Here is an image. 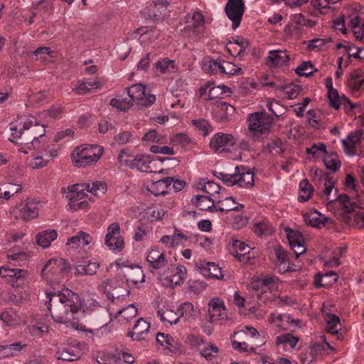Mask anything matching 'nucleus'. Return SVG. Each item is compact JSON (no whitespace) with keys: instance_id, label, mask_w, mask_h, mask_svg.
Returning <instances> with one entry per match:
<instances>
[{"instance_id":"9d476101","label":"nucleus","mask_w":364,"mask_h":364,"mask_svg":"<svg viewBox=\"0 0 364 364\" xmlns=\"http://www.w3.org/2000/svg\"><path fill=\"white\" fill-rule=\"evenodd\" d=\"M129 97L136 105L149 107L156 101L154 95L146 94L144 85L135 84L127 89Z\"/></svg>"},{"instance_id":"cd10ccee","label":"nucleus","mask_w":364,"mask_h":364,"mask_svg":"<svg viewBox=\"0 0 364 364\" xmlns=\"http://www.w3.org/2000/svg\"><path fill=\"white\" fill-rule=\"evenodd\" d=\"M151 161L152 160L149 155H137L133 157L131 168H136L141 171L152 172L153 171L150 166Z\"/></svg>"},{"instance_id":"c85d7f7f","label":"nucleus","mask_w":364,"mask_h":364,"mask_svg":"<svg viewBox=\"0 0 364 364\" xmlns=\"http://www.w3.org/2000/svg\"><path fill=\"white\" fill-rule=\"evenodd\" d=\"M92 237L90 235L80 231L75 235L68 239L67 245L73 248H77V247H84L88 245L92 242Z\"/></svg>"},{"instance_id":"2eb2a0df","label":"nucleus","mask_w":364,"mask_h":364,"mask_svg":"<svg viewBox=\"0 0 364 364\" xmlns=\"http://www.w3.org/2000/svg\"><path fill=\"white\" fill-rule=\"evenodd\" d=\"M236 145L232 134L222 132L216 133L211 138L210 147L214 151H226L229 147Z\"/></svg>"},{"instance_id":"4468645a","label":"nucleus","mask_w":364,"mask_h":364,"mask_svg":"<svg viewBox=\"0 0 364 364\" xmlns=\"http://www.w3.org/2000/svg\"><path fill=\"white\" fill-rule=\"evenodd\" d=\"M105 245L111 250L121 251L124 248V240L120 235V226L117 223L109 225L105 239Z\"/></svg>"},{"instance_id":"c9c22d12","label":"nucleus","mask_w":364,"mask_h":364,"mask_svg":"<svg viewBox=\"0 0 364 364\" xmlns=\"http://www.w3.org/2000/svg\"><path fill=\"white\" fill-rule=\"evenodd\" d=\"M127 282L134 284L144 282L143 270L139 267H127L124 272Z\"/></svg>"},{"instance_id":"7ed1b4c3","label":"nucleus","mask_w":364,"mask_h":364,"mask_svg":"<svg viewBox=\"0 0 364 364\" xmlns=\"http://www.w3.org/2000/svg\"><path fill=\"white\" fill-rule=\"evenodd\" d=\"M106 186L100 181H96L91 185L89 183H77L68 187L66 198L69 200L70 208L74 210L77 209H87L88 202L85 200L90 193L94 196H99L106 191Z\"/></svg>"},{"instance_id":"0eeeda50","label":"nucleus","mask_w":364,"mask_h":364,"mask_svg":"<svg viewBox=\"0 0 364 364\" xmlns=\"http://www.w3.org/2000/svg\"><path fill=\"white\" fill-rule=\"evenodd\" d=\"M68 269L69 264L64 259H51L44 265L41 274L46 279L59 282Z\"/></svg>"},{"instance_id":"864d4df0","label":"nucleus","mask_w":364,"mask_h":364,"mask_svg":"<svg viewBox=\"0 0 364 364\" xmlns=\"http://www.w3.org/2000/svg\"><path fill=\"white\" fill-rule=\"evenodd\" d=\"M191 124L196 129L202 132L204 136L210 134L213 131V126L203 118L193 119Z\"/></svg>"},{"instance_id":"69168bd1","label":"nucleus","mask_w":364,"mask_h":364,"mask_svg":"<svg viewBox=\"0 0 364 364\" xmlns=\"http://www.w3.org/2000/svg\"><path fill=\"white\" fill-rule=\"evenodd\" d=\"M171 237L172 246H173V247L179 245H184L183 242L187 241L189 239L188 235L185 234L177 228H175Z\"/></svg>"},{"instance_id":"6e6d98bb","label":"nucleus","mask_w":364,"mask_h":364,"mask_svg":"<svg viewBox=\"0 0 364 364\" xmlns=\"http://www.w3.org/2000/svg\"><path fill=\"white\" fill-rule=\"evenodd\" d=\"M328 349L334 350L333 347L326 341V336H322L320 337V341L313 343L311 350L313 353H321Z\"/></svg>"},{"instance_id":"338daca9","label":"nucleus","mask_w":364,"mask_h":364,"mask_svg":"<svg viewBox=\"0 0 364 364\" xmlns=\"http://www.w3.org/2000/svg\"><path fill=\"white\" fill-rule=\"evenodd\" d=\"M306 152L312 156L318 157L320 153L326 154V147L322 142L314 144L311 146L306 149Z\"/></svg>"},{"instance_id":"37998d69","label":"nucleus","mask_w":364,"mask_h":364,"mask_svg":"<svg viewBox=\"0 0 364 364\" xmlns=\"http://www.w3.org/2000/svg\"><path fill=\"white\" fill-rule=\"evenodd\" d=\"M323 317L328 324V332L331 334L338 335L339 333L338 329L336 326L341 322L340 318L331 313L325 312L323 310Z\"/></svg>"},{"instance_id":"5fc2aeb1","label":"nucleus","mask_w":364,"mask_h":364,"mask_svg":"<svg viewBox=\"0 0 364 364\" xmlns=\"http://www.w3.org/2000/svg\"><path fill=\"white\" fill-rule=\"evenodd\" d=\"M349 87L354 92L360 91L364 89V77L358 73H353L350 75L349 79Z\"/></svg>"},{"instance_id":"5701e85b","label":"nucleus","mask_w":364,"mask_h":364,"mask_svg":"<svg viewBox=\"0 0 364 364\" xmlns=\"http://www.w3.org/2000/svg\"><path fill=\"white\" fill-rule=\"evenodd\" d=\"M26 347L27 344L21 341L11 343H3L0 345V359L16 356Z\"/></svg>"},{"instance_id":"680f3d73","label":"nucleus","mask_w":364,"mask_h":364,"mask_svg":"<svg viewBox=\"0 0 364 364\" xmlns=\"http://www.w3.org/2000/svg\"><path fill=\"white\" fill-rule=\"evenodd\" d=\"M36 150H39L44 157L48 159L49 161L58 156V150L55 144L49 146L46 145L45 142H43L40 145V148L36 149Z\"/></svg>"},{"instance_id":"7c9ffc66","label":"nucleus","mask_w":364,"mask_h":364,"mask_svg":"<svg viewBox=\"0 0 364 364\" xmlns=\"http://www.w3.org/2000/svg\"><path fill=\"white\" fill-rule=\"evenodd\" d=\"M221 59L212 57L204 58L202 63V69L204 72L210 74L220 73Z\"/></svg>"},{"instance_id":"4be33fe9","label":"nucleus","mask_w":364,"mask_h":364,"mask_svg":"<svg viewBox=\"0 0 364 364\" xmlns=\"http://www.w3.org/2000/svg\"><path fill=\"white\" fill-rule=\"evenodd\" d=\"M302 236L300 233L294 231H289L287 233V238L291 249L294 252L293 259H297L300 256L306 252V247L301 242Z\"/></svg>"},{"instance_id":"a18cd8bd","label":"nucleus","mask_w":364,"mask_h":364,"mask_svg":"<svg viewBox=\"0 0 364 364\" xmlns=\"http://www.w3.org/2000/svg\"><path fill=\"white\" fill-rule=\"evenodd\" d=\"M324 154L323 161L326 168L333 172L338 171L341 166L338 155L335 153L328 154L327 152Z\"/></svg>"},{"instance_id":"9b49d317","label":"nucleus","mask_w":364,"mask_h":364,"mask_svg":"<svg viewBox=\"0 0 364 364\" xmlns=\"http://www.w3.org/2000/svg\"><path fill=\"white\" fill-rule=\"evenodd\" d=\"M245 9L244 0H228L225 11L228 18L232 23V29L235 30L239 27Z\"/></svg>"},{"instance_id":"20e7f679","label":"nucleus","mask_w":364,"mask_h":364,"mask_svg":"<svg viewBox=\"0 0 364 364\" xmlns=\"http://www.w3.org/2000/svg\"><path fill=\"white\" fill-rule=\"evenodd\" d=\"M104 149L96 144H85L77 146L72 154V161L77 167L95 164L102 156Z\"/></svg>"},{"instance_id":"39448f33","label":"nucleus","mask_w":364,"mask_h":364,"mask_svg":"<svg viewBox=\"0 0 364 364\" xmlns=\"http://www.w3.org/2000/svg\"><path fill=\"white\" fill-rule=\"evenodd\" d=\"M218 177L228 186H238L250 188L254 186V173L250 168L245 166H236L232 174L220 172Z\"/></svg>"},{"instance_id":"1a4fd4ad","label":"nucleus","mask_w":364,"mask_h":364,"mask_svg":"<svg viewBox=\"0 0 364 364\" xmlns=\"http://www.w3.org/2000/svg\"><path fill=\"white\" fill-rule=\"evenodd\" d=\"M272 259L275 269L280 274L295 271L297 267L294 263L293 255L288 254L281 247L274 248V253L272 255Z\"/></svg>"},{"instance_id":"b1692460","label":"nucleus","mask_w":364,"mask_h":364,"mask_svg":"<svg viewBox=\"0 0 364 364\" xmlns=\"http://www.w3.org/2000/svg\"><path fill=\"white\" fill-rule=\"evenodd\" d=\"M363 136L361 131L351 132L346 139L342 141L346 154L353 156L356 153V145L359 144Z\"/></svg>"},{"instance_id":"f3484780","label":"nucleus","mask_w":364,"mask_h":364,"mask_svg":"<svg viewBox=\"0 0 364 364\" xmlns=\"http://www.w3.org/2000/svg\"><path fill=\"white\" fill-rule=\"evenodd\" d=\"M263 83L266 86L283 90L289 100L296 98L300 90V86L296 84L284 85L282 80L280 78L277 80L269 81L268 77H266L263 80Z\"/></svg>"},{"instance_id":"58836bf2","label":"nucleus","mask_w":364,"mask_h":364,"mask_svg":"<svg viewBox=\"0 0 364 364\" xmlns=\"http://www.w3.org/2000/svg\"><path fill=\"white\" fill-rule=\"evenodd\" d=\"M156 342L161 346L170 350L178 349V342L171 336L164 333H158L156 335Z\"/></svg>"},{"instance_id":"a211bd4d","label":"nucleus","mask_w":364,"mask_h":364,"mask_svg":"<svg viewBox=\"0 0 364 364\" xmlns=\"http://www.w3.org/2000/svg\"><path fill=\"white\" fill-rule=\"evenodd\" d=\"M17 208L19 216L24 220H31L38 215V203L33 199L27 198L21 201Z\"/></svg>"},{"instance_id":"4c0bfd02","label":"nucleus","mask_w":364,"mask_h":364,"mask_svg":"<svg viewBox=\"0 0 364 364\" xmlns=\"http://www.w3.org/2000/svg\"><path fill=\"white\" fill-rule=\"evenodd\" d=\"M157 316L159 317L160 320L165 325L167 323L170 325H176L180 321L177 310L176 311L170 309L159 310L157 311Z\"/></svg>"},{"instance_id":"6e6552de","label":"nucleus","mask_w":364,"mask_h":364,"mask_svg":"<svg viewBox=\"0 0 364 364\" xmlns=\"http://www.w3.org/2000/svg\"><path fill=\"white\" fill-rule=\"evenodd\" d=\"M87 350V345L84 342L70 340L58 352V358L66 361L77 360Z\"/></svg>"},{"instance_id":"2f4dec72","label":"nucleus","mask_w":364,"mask_h":364,"mask_svg":"<svg viewBox=\"0 0 364 364\" xmlns=\"http://www.w3.org/2000/svg\"><path fill=\"white\" fill-rule=\"evenodd\" d=\"M252 230L256 235L263 237L272 234L273 227L268 220L264 219L256 222L253 225Z\"/></svg>"},{"instance_id":"e2e57ef3","label":"nucleus","mask_w":364,"mask_h":364,"mask_svg":"<svg viewBox=\"0 0 364 364\" xmlns=\"http://www.w3.org/2000/svg\"><path fill=\"white\" fill-rule=\"evenodd\" d=\"M26 330L34 338L43 337L45 334L48 333L47 328L45 326H38L33 323L28 325Z\"/></svg>"},{"instance_id":"f8f14e48","label":"nucleus","mask_w":364,"mask_h":364,"mask_svg":"<svg viewBox=\"0 0 364 364\" xmlns=\"http://www.w3.org/2000/svg\"><path fill=\"white\" fill-rule=\"evenodd\" d=\"M208 315L211 323L218 321L220 324H224L229 319L225 304L218 298L213 299L209 301Z\"/></svg>"},{"instance_id":"c03bdc74","label":"nucleus","mask_w":364,"mask_h":364,"mask_svg":"<svg viewBox=\"0 0 364 364\" xmlns=\"http://www.w3.org/2000/svg\"><path fill=\"white\" fill-rule=\"evenodd\" d=\"M200 354L207 360L211 361L216 357L218 353V348L214 344L205 342L199 349Z\"/></svg>"},{"instance_id":"09e8293b","label":"nucleus","mask_w":364,"mask_h":364,"mask_svg":"<svg viewBox=\"0 0 364 364\" xmlns=\"http://www.w3.org/2000/svg\"><path fill=\"white\" fill-rule=\"evenodd\" d=\"M269 321L271 323H275L277 326H281L284 323H296L299 321H295L289 314H281L277 313H272L269 317Z\"/></svg>"},{"instance_id":"f257e3e1","label":"nucleus","mask_w":364,"mask_h":364,"mask_svg":"<svg viewBox=\"0 0 364 364\" xmlns=\"http://www.w3.org/2000/svg\"><path fill=\"white\" fill-rule=\"evenodd\" d=\"M47 308L53 320L57 323L74 326L82 315L107 310L94 299L87 298L81 302L79 295L68 289L61 291H48Z\"/></svg>"},{"instance_id":"052dcab7","label":"nucleus","mask_w":364,"mask_h":364,"mask_svg":"<svg viewBox=\"0 0 364 364\" xmlns=\"http://www.w3.org/2000/svg\"><path fill=\"white\" fill-rule=\"evenodd\" d=\"M100 264L97 262H89L87 264H80L77 267V272L80 274H85V275H93L95 274Z\"/></svg>"},{"instance_id":"dca6fc26","label":"nucleus","mask_w":364,"mask_h":364,"mask_svg":"<svg viewBox=\"0 0 364 364\" xmlns=\"http://www.w3.org/2000/svg\"><path fill=\"white\" fill-rule=\"evenodd\" d=\"M279 280L272 275L263 276L252 283V288L257 291H260L262 294L269 292H277L279 289Z\"/></svg>"},{"instance_id":"f03ea898","label":"nucleus","mask_w":364,"mask_h":364,"mask_svg":"<svg viewBox=\"0 0 364 364\" xmlns=\"http://www.w3.org/2000/svg\"><path fill=\"white\" fill-rule=\"evenodd\" d=\"M10 130L11 134L9 140L21 145L19 150L23 153L27 154L31 149H39L40 145L44 142L45 127L38 124L34 117L22 119L19 127L11 124Z\"/></svg>"},{"instance_id":"a19ab883","label":"nucleus","mask_w":364,"mask_h":364,"mask_svg":"<svg viewBox=\"0 0 364 364\" xmlns=\"http://www.w3.org/2000/svg\"><path fill=\"white\" fill-rule=\"evenodd\" d=\"M168 272L175 273L178 275L177 279H170V282L175 284L176 286L181 285L186 279V268L183 265H178L176 267L173 264H170L167 267Z\"/></svg>"},{"instance_id":"a878e982","label":"nucleus","mask_w":364,"mask_h":364,"mask_svg":"<svg viewBox=\"0 0 364 364\" xmlns=\"http://www.w3.org/2000/svg\"><path fill=\"white\" fill-rule=\"evenodd\" d=\"M105 293L107 299L112 303H119L129 296V291L124 287L112 288V286H109V289H105Z\"/></svg>"},{"instance_id":"473e14b6","label":"nucleus","mask_w":364,"mask_h":364,"mask_svg":"<svg viewBox=\"0 0 364 364\" xmlns=\"http://www.w3.org/2000/svg\"><path fill=\"white\" fill-rule=\"evenodd\" d=\"M136 315V308L133 304H130L126 308L117 311V318L121 324H125L129 323L132 318H135Z\"/></svg>"},{"instance_id":"423d86ee","label":"nucleus","mask_w":364,"mask_h":364,"mask_svg":"<svg viewBox=\"0 0 364 364\" xmlns=\"http://www.w3.org/2000/svg\"><path fill=\"white\" fill-rule=\"evenodd\" d=\"M274 121V117L266 112H256L249 117V129L258 139L262 135H267Z\"/></svg>"},{"instance_id":"0e129e2a","label":"nucleus","mask_w":364,"mask_h":364,"mask_svg":"<svg viewBox=\"0 0 364 364\" xmlns=\"http://www.w3.org/2000/svg\"><path fill=\"white\" fill-rule=\"evenodd\" d=\"M143 141L147 142H155L161 144L165 142V137L159 134L156 130L153 129L144 134L143 136Z\"/></svg>"},{"instance_id":"c756f323","label":"nucleus","mask_w":364,"mask_h":364,"mask_svg":"<svg viewBox=\"0 0 364 364\" xmlns=\"http://www.w3.org/2000/svg\"><path fill=\"white\" fill-rule=\"evenodd\" d=\"M58 237V233L54 230H46L40 232L36 236V243L46 248L50 246L52 241Z\"/></svg>"},{"instance_id":"79ce46f5","label":"nucleus","mask_w":364,"mask_h":364,"mask_svg":"<svg viewBox=\"0 0 364 364\" xmlns=\"http://www.w3.org/2000/svg\"><path fill=\"white\" fill-rule=\"evenodd\" d=\"M320 185L323 186V195L326 196V200H329V196L331 193L335 182L331 176L327 173H321L318 178Z\"/></svg>"},{"instance_id":"bb28decb","label":"nucleus","mask_w":364,"mask_h":364,"mask_svg":"<svg viewBox=\"0 0 364 364\" xmlns=\"http://www.w3.org/2000/svg\"><path fill=\"white\" fill-rule=\"evenodd\" d=\"M173 183V178L166 177L163 179L159 180L151 184L149 191L154 196H164L168 193V189H171V183Z\"/></svg>"},{"instance_id":"603ef678","label":"nucleus","mask_w":364,"mask_h":364,"mask_svg":"<svg viewBox=\"0 0 364 364\" xmlns=\"http://www.w3.org/2000/svg\"><path fill=\"white\" fill-rule=\"evenodd\" d=\"M304 219L308 225L318 228H321L324 225L323 220H326L325 218H321V215L317 211L304 214Z\"/></svg>"},{"instance_id":"f704fd0d","label":"nucleus","mask_w":364,"mask_h":364,"mask_svg":"<svg viewBox=\"0 0 364 364\" xmlns=\"http://www.w3.org/2000/svg\"><path fill=\"white\" fill-rule=\"evenodd\" d=\"M314 189L307 179H302L299 183L298 200L301 203L308 201L313 195Z\"/></svg>"},{"instance_id":"4d7b16f0","label":"nucleus","mask_w":364,"mask_h":364,"mask_svg":"<svg viewBox=\"0 0 364 364\" xmlns=\"http://www.w3.org/2000/svg\"><path fill=\"white\" fill-rule=\"evenodd\" d=\"M171 142L174 146L180 145L182 148L189 149L191 144V139L187 134L179 133L171 138Z\"/></svg>"},{"instance_id":"412c9836","label":"nucleus","mask_w":364,"mask_h":364,"mask_svg":"<svg viewBox=\"0 0 364 364\" xmlns=\"http://www.w3.org/2000/svg\"><path fill=\"white\" fill-rule=\"evenodd\" d=\"M179 320L185 322L191 323L194 321L199 315V311L197 310L193 304L189 301H185L181 304L177 308Z\"/></svg>"},{"instance_id":"393cba45","label":"nucleus","mask_w":364,"mask_h":364,"mask_svg":"<svg viewBox=\"0 0 364 364\" xmlns=\"http://www.w3.org/2000/svg\"><path fill=\"white\" fill-rule=\"evenodd\" d=\"M191 23L193 34L200 38L205 33V18L200 11H196L191 16V21H188Z\"/></svg>"},{"instance_id":"774afa93","label":"nucleus","mask_w":364,"mask_h":364,"mask_svg":"<svg viewBox=\"0 0 364 364\" xmlns=\"http://www.w3.org/2000/svg\"><path fill=\"white\" fill-rule=\"evenodd\" d=\"M328 97L331 107L338 109L341 107V97L339 96L338 91L335 88H331L328 92Z\"/></svg>"},{"instance_id":"13d9d810","label":"nucleus","mask_w":364,"mask_h":364,"mask_svg":"<svg viewBox=\"0 0 364 364\" xmlns=\"http://www.w3.org/2000/svg\"><path fill=\"white\" fill-rule=\"evenodd\" d=\"M109 104L120 111L126 112L133 105V101L129 97L124 99L113 98Z\"/></svg>"},{"instance_id":"ea45409f","label":"nucleus","mask_w":364,"mask_h":364,"mask_svg":"<svg viewBox=\"0 0 364 364\" xmlns=\"http://www.w3.org/2000/svg\"><path fill=\"white\" fill-rule=\"evenodd\" d=\"M200 269L204 277L217 279L222 277L220 269L214 262H206L202 264Z\"/></svg>"},{"instance_id":"6ab92c4d","label":"nucleus","mask_w":364,"mask_h":364,"mask_svg":"<svg viewBox=\"0 0 364 364\" xmlns=\"http://www.w3.org/2000/svg\"><path fill=\"white\" fill-rule=\"evenodd\" d=\"M150 333V323L143 318H138L131 331L127 333V336L133 341H141L148 338Z\"/></svg>"},{"instance_id":"49530a36","label":"nucleus","mask_w":364,"mask_h":364,"mask_svg":"<svg viewBox=\"0 0 364 364\" xmlns=\"http://www.w3.org/2000/svg\"><path fill=\"white\" fill-rule=\"evenodd\" d=\"M230 92V89L224 85L213 86L208 90V99L223 98V96H228Z\"/></svg>"},{"instance_id":"72a5a7b5","label":"nucleus","mask_w":364,"mask_h":364,"mask_svg":"<svg viewBox=\"0 0 364 364\" xmlns=\"http://www.w3.org/2000/svg\"><path fill=\"white\" fill-rule=\"evenodd\" d=\"M193 203L201 210H208L214 212V202L210 196H196L192 198Z\"/></svg>"},{"instance_id":"ddd939ff","label":"nucleus","mask_w":364,"mask_h":364,"mask_svg":"<svg viewBox=\"0 0 364 364\" xmlns=\"http://www.w3.org/2000/svg\"><path fill=\"white\" fill-rule=\"evenodd\" d=\"M26 275L27 271L23 269L9 267H1L0 268V277L4 278L14 287H21L23 285Z\"/></svg>"},{"instance_id":"3c124183","label":"nucleus","mask_w":364,"mask_h":364,"mask_svg":"<svg viewBox=\"0 0 364 364\" xmlns=\"http://www.w3.org/2000/svg\"><path fill=\"white\" fill-rule=\"evenodd\" d=\"M0 318L7 326H15L20 322L19 316L13 309L3 311L0 315Z\"/></svg>"},{"instance_id":"8fccbe9b","label":"nucleus","mask_w":364,"mask_h":364,"mask_svg":"<svg viewBox=\"0 0 364 364\" xmlns=\"http://www.w3.org/2000/svg\"><path fill=\"white\" fill-rule=\"evenodd\" d=\"M299 339L293 334L287 333L276 337L275 343L277 346L283 345L284 347L289 346L291 348L296 346Z\"/></svg>"},{"instance_id":"aec40b11","label":"nucleus","mask_w":364,"mask_h":364,"mask_svg":"<svg viewBox=\"0 0 364 364\" xmlns=\"http://www.w3.org/2000/svg\"><path fill=\"white\" fill-rule=\"evenodd\" d=\"M290 57L286 50H272L269 52L267 63L271 68H284L289 65Z\"/></svg>"},{"instance_id":"e433bc0d","label":"nucleus","mask_w":364,"mask_h":364,"mask_svg":"<svg viewBox=\"0 0 364 364\" xmlns=\"http://www.w3.org/2000/svg\"><path fill=\"white\" fill-rule=\"evenodd\" d=\"M156 68L162 74L173 73L178 70L175 60L167 58L158 60L156 63Z\"/></svg>"},{"instance_id":"de8ad7c7","label":"nucleus","mask_w":364,"mask_h":364,"mask_svg":"<svg viewBox=\"0 0 364 364\" xmlns=\"http://www.w3.org/2000/svg\"><path fill=\"white\" fill-rule=\"evenodd\" d=\"M220 73L228 76H232L235 75H240L242 72V68L237 65L221 59Z\"/></svg>"},{"instance_id":"bf43d9fd","label":"nucleus","mask_w":364,"mask_h":364,"mask_svg":"<svg viewBox=\"0 0 364 364\" xmlns=\"http://www.w3.org/2000/svg\"><path fill=\"white\" fill-rule=\"evenodd\" d=\"M232 247L237 252L236 254L235 255V257L237 260L242 262L247 259L245 256V250L247 246L245 245V242L240 241L238 240H234L232 241Z\"/></svg>"}]
</instances>
